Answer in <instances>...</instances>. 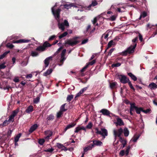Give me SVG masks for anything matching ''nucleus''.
<instances>
[{
    "label": "nucleus",
    "instance_id": "nucleus-24",
    "mask_svg": "<svg viewBox=\"0 0 157 157\" xmlns=\"http://www.w3.org/2000/svg\"><path fill=\"white\" fill-rule=\"evenodd\" d=\"M33 106L32 105H30L26 109L25 111L27 113H29L33 111Z\"/></svg>",
    "mask_w": 157,
    "mask_h": 157
},
{
    "label": "nucleus",
    "instance_id": "nucleus-17",
    "mask_svg": "<svg viewBox=\"0 0 157 157\" xmlns=\"http://www.w3.org/2000/svg\"><path fill=\"white\" fill-rule=\"evenodd\" d=\"M93 147H94L93 145L92 144H91L89 146L84 148V151L86 152L90 150H92Z\"/></svg>",
    "mask_w": 157,
    "mask_h": 157
},
{
    "label": "nucleus",
    "instance_id": "nucleus-30",
    "mask_svg": "<svg viewBox=\"0 0 157 157\" xmlns=\"http://www.w3.org/2000/svg\"><path fill=\"white\" fill-rule=\"evenodd\" d=\"M36 50L40 52H43L45 50L43 46H38L36 48Z\"/></svg>",
    "mask_w": 157,
    "mask_h": 157
},
{
    "label": "nucleus",
    "instance_id": "nucleus-46",
    "mask_svg": "<svg viewBox=\"0 0 157 157\" xmlns=\"http://www.w3.org/2000/svg\"><path fill=\"white\" fill-rule=\"evenodd\" d=\"M45 140L43 139H40L39 140L38 143L41 145H43L45 142Z\"/></svg>",
    "mask_w": 157,
    "mask_h": 157
},
{
    "label": "nucleus",
    "instance_id": "nucleus-59",
    "mask_svg": "<svg viewBox=\"0 0 157 157\" xmlns=\"http://www.w3.org/2000/svg\"><path fill=\"white\" fill-rule=\"evenodd\" d=\"M141 15L142 17L144 18L147 16V13L146 12L144 11L141 14Z\"/></svg>",
    "mask_w": 157,
    "mask_h": 157
},
{
    "label": "nucleus",
    "instance_id": "nucleus-37",
    "mask_svg": "<svg viewBox=\"0 0 157 157\" xmlns=\"http://www.w3.org/2000/svg\"><path fill=\"white\" fill-rule=\"evenodd\" d=\"M67 34L68 33L67 32H64L59 36V39H61L63 37L66 36Z\"/></svg>",
    "mask_w": 157,
    "mask_h": 157
},
{
    "label": "nucleus",
    "instance_id": "nucleus-12",
    "mask_svg": "<svg viewBox=\"0 0 157 157\" xmlns=\"http://www.w3.org/2000/svg\"><path fill=\"white\" fill-rule=\"evenodd\" d=\"M38 127V126L37 124H33L29 128V132L30 133H32L37 129Z\"/></svg>",
    "mask_w": 157,
    "mask_h": 157
},
{
    "label": "nucleus",
    "instance_id": "nucleus-4",
    "mask_svg": "<svg viewBox=\"0 0 157 157\" xmlns=\"http://www.w3.org/2000/svg\"><path fill=\"white\" fill-rule=\"evenodd\" d=\"M117 77L121 83L125 84L128 82V78H127V77L124 75H118Z\"/></svg>",
    "mask_w": 157,
    "mask_h": 157
},
{
    "label": "nucleus",
    "instance_id": "nucleus-40",
    "mask_svg": "<svg viewBox=\"0 0 157 157\" xmlns=\"http://www.w3.org/2000/svg\"><path fill=\"white\" fill-rule=\"evenodd\" d=\"M82 130V126H78L75 128V130L74 132H75V133H78L80 130Z\"/></svg>",
    "mask_w": 157,
    "mask_h": 157
},
{
    "label": "nucleus",
    "instance_id": "nucleus-58",
    "mask_svg": "<svg viewBox=\"0 0 157 157\" xmlns=\"http://www.w3.org/2000/svg\"><path fill=\"white\" fill-rule=\"evenodd\" d=\"M82 94V91L81 90H80V91L76 94L75 97V98L76 99L77 98H78V97L80 96Z\"/></svg>",
    "mask_w": 157,
    "mask_h": 157
},
{
    "label": "nucleus",
    "instance_id": "nucleus-60",
    "mask_svg": "<svg viewBox=\"0 0 157 157\" xmlns=\"http://www.w3.org/2000/svg\"><path fill=\"white\" fill-rule=\"evenodd\" d=\"M88 41V39L87 38H86L84 40H83L81 43V44H83L87 43Z\"/></svg>",
    "mask_w": 157,
    "mask_h": 157
},
{
    "label": "nucleus",
    "instance_id": "nucleus-1",
    "mask_svg": "<svg viewBox=\"0 0 157 157\" xmlns=\"http://www.w3.org/2000/svg\"><path fill=\"white\" fill-rule=\"evenodd\" d=\"M138 36H136L132 40L133 45H131L126 50L122 52L121 55L123 56H126L128 54H131L133 53L137 45V41H138Z\"/></svg>",
    "mask_w": 157,
    "mask_h": 157
},
{
    "label": "nucleus",
    "instance_id": "nucleus-62",
    "mask_svg": "<svg viewBox=\"0 0 157 157\" xmlns=\"http://www.w3.org/2000/svg\"><path fill=\"white\" fill-rule=\"evenodd\" d=\"M54 150V149L52 148H49L46 150H45V151L46 152H52Z\"/></svg>",
    "mask_w": 157,
    "mask_h": 157
},
{
    "label": "nucleus",
    "instance_id": "nucleus-27",
    "mask_svg": "<svg viewBox=\"0 0 157 157\" xmlns=\"http://www.w3.org/2000/svg\"><path fill=\"white\" fill-rule=\"evenodd\" d=\"M10 51H6L2 54L0 56V59H2L5 57L7 54L10 52Z\"/></svg>",
    "mask_w": 157,
    "mask_h": 157
},
{
    "label": "nucleus",
    "instance_id": "nucleus-54",
    "mask_svg": "<svg viewBox=\"0 0 157 157\" xmlns=\"http://www.w3.org/2000/svg\"><path fill=\"white\" fill-rule=\"evenodd\" d=\"M89 65H86L85 66L83 67L80 71L81 72H82L85 71V70L88 67Z\"/></svg>",
    "mask_w": 157,
    "mask_h": 157
},
{
    "label": "nucleus",
    "instance_id": "nucleus-63",
    "mask_svg": "<svg viewBox=\"0 0 157 157\" xmlns=\"http://www.w3.org/2000/svg\"><path fill=\"white\" fill-rule=\"evenodd\" d=\"M56 36L55 35H52L48 39V41H51L54 40L56 37Z\"/></svg>",
    "mask_w": 157,
    "mask_h": 157
},
{
    "label": "nucleus",
    "instance_id": "nucleus-53",
    "mask_svg": "<svg viewBox=\"0 0 157 157\" xmlns=\"http://www.w3.org/2000/svg\"><path fill=\"white\" fill-rule=\"evenodd\" d=\"M63 145L62 144L60 143H57L56 144L57 147L59 149H61L62 148H63Z\"/></svg>",
    "mask_w": 157,
    "mask_h": 157
},
{
    "label": "nucleus",
    "instance_id": "nucleus-50",
    "mask_svg": "<svg viewBox=\"0 0 157 157\" xmlns=\"http://www.w3.org/2000/svg\"><path fill=\"white\" fill-rule=\"evenodd\" d=\"M38 55V53L36 52L32 51L31 53V55L33 57H35L37 56Z\"/></svg>",
    "mask_w": 157,
    "mask_h": 157
},
{
    "label": "nucleus",
    "instance_id": "nucleus-9",
    "mask_svg": "<svg viewBox=\"0 0 157 157\" xmlns=\"http://www.w3.org/2000/svg\"><path fill=\"white\" fill-rule=\"evenodd\" d=\"M100 113H101L104 116L110 117V115L111 113V112L109 110L106 109H101L100 111Z\"/></svg>",
    "mask_w": 157,
    "mask_h": 157
},
{
    "label": "nucleus",
    "instance_id": "nucleus-55",
    "mask_svg": "<svg viewBox=\"0 0 157 157\" xmlns=\"http://www.w3.org/2000/svg\"><path fill=\"white\" fill-rule=\"evenodd\" d=\"M63 23H64V25L65 26L67 27H69V24L67 20H65L64 21V22Z\"/></svg>",
    "mask_w": 157,
    "mask_h": 157
},
{
    "label": "nucleus",
    "instance_id": "nucleus-29",
    "mask_svg": "<svg viewBox=\"0 0 157 157\" xmlns=\"http://www.w3.org/2000/svg\"><path fill=\"white\" fill-rule=\"evenodd\" d=\"M9 122L8 120H6L2 123L0 124V127L1 128H3L7 126Z\"/></svg>",
    "mask_w": 157,
    "mask_h": 157
},
{
    "label": "nucleus",
    "instance_id": "nucleus-23",
    "mask_svg": "<svg viewBox=\"0 0 157 157\" xmlns=\"http://www.w3.org/2000/svg\"><path fill=\"white\" fill-rule=\"evenodd\" d=\"M63 6L64 8L68 9H69L71 8V7L74 6V5L73 4V3L66 4H64L63 5Z\"/></svg>",
    "mask_w": 157,
    "mask_h": 157
},
{
    "label": "nucleus",
    "instance_id": "nucleus-32",
    "mask_svg": "<svg viewBox=\"0 0 157 157\" xmlns=\"http://www.w3.org/2000/svg\"><path fill=\"white\" fill-rule=\"evenodd\" d=\"M66 103H64L60 107V110L63 112L66 111L67 110V109H65V106L66 105Z\"/></svg>",
    "mask_w": 157,
    "mask_h": 157
},
{
    "label": "nucleus",
    "instance_id": "nucleus-19",
    "mask_svg": "<svg viewBox=\"0 0 157 157\" xmlns=\"http://www.w3.org/2000/svg\"><path fill=\"white\" fill-rule=\"evenodd\" d=\"M42 46L45 50L46 48L51 47L52 44H50L47 41H46L43 43Z\"/></svg>",
    "mask_w": 157,
    "mask_h": 157
},
{
    "label": "nucleus",
    "instance_id": "nucleus-10",
    "mask_svg": "<svg viewBox=\"0 0 157 157\" xmlns=\"http://www.w3.org/2000/svg\"><path fill=\"white\" fill-rule=\"evenodd\" d=\"M116 120L117 122L115 123L116 126L118 125L121 126L124 125V122L121 118L118 117L116 119Z\"/></svg>",
    "mask_w": 157,
    "mask_h": 157
},
{
    "label": "nucleus",
    "instance_id": "nucleus-7",
    "mask_svg": "<svg viewBox=\"0 0 157 157\" xmlns=\"http://www.w3.org/2000/svg\"><path fill=\"white\" fill-rule=\"evenodd\" d=\"M93 142V145H94V147L95 146H101L103 145V143L102 142L98 140H92L89 141V143Z\"/></svg>",
    "mask_w": 157,
    "mask_h": 157
},
{
    "label": "nucleus",
    "instance_id": "nucleus-47",
    "mask_svg": "<svg viewBox=\"0 0 157 157\" xmlns=\"http://www.w3.org/2000/svg\"><path fill=\"white\" fill-rule=\"evenodd\" d=\"M121 63H113L112 65V67H118L120 66L121 65Z\"/></svg>",
    "mask_w": 157,
    "mask_h": 157
},
{
    "label": "nucleus",
    "instance_id": "nucleus-11",
    "mask_svg": "<svg viewBox=\"0 0 157 157\" xmlns=\"http://www.w3.org/2000/svg\"><path fill=\"white\" fill-rule=\"evenodd\" d=\"M66 49H64L63 50L61 53V59L60 60V62L61 63H63V61L65 59L64 57L65 55L66 52Z\"/></svg>",
    "mask_w": 157,
    "mask_h": 157
},
{
    "label": "nucleus",
    "instance_id": "nucleus-5",
    "mask_svg": "<svg viewBox=\"0 0 157 157\" xmlns=\"http://www.w3.org/2000/svg\"><path fill=\"white\" fill-rule=\"evenodd\" d=\"M130 148L131 147L130 146H128L127 147L125 151L124 150L121 151L119 153L120 155L123 156L124 155V154H125L126 156H127L128 155Z\"/></svg>",
    "mask_w": 157,
    "mask_h": 157
},
{
    "label": "nucleus",
    "instance_id": "nucleus-35",
    "mask_svg": "<svg viewBox=\"0 0 157 157\" xmlns=\"http://www.w3.org/2000/svg\"><path fill=\"white\" fill-rule=\"evenodd\" d=\"M113 43L114 42H113V40H111L110 41H109V42L108 43V45H107L108 47H107V48H106V49L105 50V52H106V51L108 49H109V48L111 47V46L113 44Z\"/></svg>",
    "mask_w": 157,
    "mask_h": 157
},
{
    "label": "nucleus",
    "instance_id": "nucleus-51",
    "mask_svg": "<svg viewBox=\"0 0 157 157\" xmlns=\"http://www.w3.org/2000/svg\"><path fill=\"white\" fill-rule=\"evenodd\" d=\"M151 111V110L150 109H146V110H144L143 109V112L144 113L146 114L150 113Z\"/></svg>",
    "mask_w": 157,
    "mask_h": 157
},
{
    "label": "nucleus",
    "instance_id": "nucleus-16",
    "mask_svg": "<svg viewBox=\"0 0 157 157\" xmlns=\"http://www.w3.org/2000/svg\"><path fill=\"white\" fill-rule=\"evenodd\" d=\"M30 41V40H29L21 39L16 40L15 43H28Z\"/></svg>",
    "mask_w": 157,
    "mask_h": 157
},
{
    "label": "nucleus",
    "instance_id": "nucleus-26",
    "mask_svg": "<svg viewBox=\"0 0 157 157\" xmlns=\"http://www.w3.org/2000/svg\"><path fill=\"white\" fill-rule=\"evenodd\" d=\"M143 108L142 107H138L136 106L135 110L137 114H140L141 111L143 112Z\"/></svg>",
    "mask_w": 157,
    "mask_h": 157
},
{
    "label": "nucleus",
    "instance_id": "nucleus-43",
    "mask_svg": "<svg viewBox=\"0 0 157 157\" xmlns=\"http://www.w3.org/2000/svg\"><path fill=\"white\" fill-rule=\"evenodd\" d=\"M40 97H37L36 98L34 99L33 100L34 104H37L40 101Z\"/></svg>",
    "mask_w": 157,
    "mask_h": 157
},
{
    "label": "nucleus",
    "instance_id": "nucleus-56",
    "mask_svg": "<svg viewBox=\"0 0 157 157\" xmlns=\"http://www.w3.org/2000/svg\"><path fill=\"white\" fill-rule=\"evenodd\" d=\"M5 63H4L0 64V69H3L6 67V66L5 65Z\"/></svg>",
    "mask_w": 157,
    "mask_h": 157
},
{
    "label": "nucleus",
    "instance_id": "nucleus-15",
    "mask_svg": "<svg viewBox=\"0 0 157 157\" xmlns=\"http://www.w3.org/2000/svg\"><path fill=\"white\" fill-rule=\"evenodd\" d=\"M58 22V26L59 28V29H61L62 31H64L65 30V26L64 25V23H60V20H59V21H57Z\"/></svg>",
    "mask_w": 157,
    "mask_h": 157
},
{
    "label": "nucleus",
    "instance_id": "nucleus-57",
    "mask_svg": "<svg viewBox=\"0 0 157 157\" xmlns=\"http://www.w3.org/2000/svg\"><path fill=\"white\" fill-rule=\"evenodd\" d=\"M96 62V60L94 59L91 62H89L88 63H87V65H92L95 63Z\"/></svg>",
    "mask_w": 157,
    "mask_h": 157
},
{
    "label": "nucleus",
    "instance_id": "nucleus-8",
    "mask_svg": "<svg viewBox=\"0 0 157 157\" xmlns=\"http://www.w3.org/2000/svg\"><path fill=\"white\" fill-rule=\"evenodd\" d=\"M101 131H98L97 132L98 133V134L101 135L103 137L105 138V136L108 135L107 131L105 128H101Z\"/></svg>",
    "mask_w": 157,
    "mask_h": 157
},
{
    "label": "nucleus",
    "instance_id": "nucleus-39",
    "mask_svg": "<svg viewBox=\"0 0 157 157\" xmlns=\"http://www.w3.org/2000/svg\"><path fill=\"white\" fill-rule=\"evenodd\" d=\"M14 117L10 115L9 117V119L8 120V121L9 123H10L12 122H13L14 121Z\"/></svg>",
    "mask_w": 157,
    "mask_h": 157
},
{
    "label": "nucleus",
    "instance_id": "nucleus-36",
    "mask_svg": "<svg viewBox=\"0 0 157 157\" xmlns=\"http://www.w3.org/2000/svg\"><path fill=\"white\" fill-rule=\"evenodd\" d=\"M44 134L46 136H52V132L50 130H47L44 132Z\"/></svg>",
    "mask_w": 157,
    "mask_h": 157
},
{
    "label": "nucleus",
    "instance_id": "nucleus-18",
    "mask_svg": "<svg viewBox=\"0 0 157 157\" xmlns=\"http://www.w3.org/2000/svg\"><path fill=\"white\" fill-rule=\"evenodd\" d=\"M52 57H49L46 58L44 60V63L45 64V67H48L49 64V61L50 59H52Z\"/></svg>",
    "mask_w": 157,
    "mask_h": 157
},
{
    "label": "nucleus",
    "instance_id": "nucleus-3",
    "mask_svg": "<svg viewBox=\"0 0 157 157\" xmlns=\"http://www.w3.org/2000/svg\"><path fill=\"white\" fill-rule=\"evenodd\" d=\"M56 6V5H55L52 8V12L55 19L57 21H59L60 18V13L61 10L60 8H58L55 10V7Z\"/></svg>",
    "mask_w": 157,
    "mask_h": 157
},
{
    "label": "nucleus",
    "instance_id": "nucleus-42",
    "mask_svg": "<svg viewBox=\"0 0 157 157\" xmlns=\"http://www.w3.org/2000/svg\"><path fill=\"white\" fill-rule=\"evenodd\" d=\"M98 18H98V17H96L94 18L93 20H91V22L94 25H95L97 21L98 20Z\"/></svg>",
    "mask_w": 157,
    "mask_h": 157
},
{
    "label": "nucleus",
    "instance_id": "nucleus-48",
    "mask_svg": "<svg viewBox=\"0 0 157 157\" xmlns=\"http://www.w3.org/2000/svg\"><path fill=\"white\" fill-rule=\"evenodd\" d=\"M137 32L138 33V37H139L140 40L141 42H142L144 41V40H143V39L142 36L140 33H139V32Z\"/></svg>",
    "mask_w": 157,
    "mask_h": 157
},
{
    "label": "nucleus",
    "instance_id": "nucleus-21",
    "mask_svg": "<svg viewBox=\"0 0 157 157\" xmlns=\"http://www.w3.org/2000/svg\"><path fill=\"white\" fill-rule=\"evenodd\" d=\"M98 4V2L95 0H94L92 1L91 4L89 5L88 6V8H89V9H90V8L92 7H94L96 5H97Z\"/></svg>",
    "mask_w": 157,
    "mask_h": 157
},
{
    "label": "nucleus",
    "instance_id": "nucleus-13",
    "mask_svg": "<svg viewBox=\"0 0 157 157\" xmlns=\"http://www.w3.org/2000/svg\"><path fill=\"white\" fill-rule=\"evenodd\" d=\"M76 124V123H72L70 124H68L64 129L63 132H65L67 129L74 127Z\"/></svg>",
    "mask_w": 157,
    "mask_h": 157
},
{
    "label": "nucleus",
    "instance_id": "nucleus-2",
    "mask_svg": "<svg viewBox=\"0 0 157 157\" xmlns=\"http://www.w3.org/2000/svg\"><path fill=\"white\" fill-rule=\"evenodd\" d=\"M78 38V37H75L72 38L67 39L63 43V45L66 47L69 46L73 47L80 42V41L77 40Z\"/></svg>",
    "mask_w": 157,
    "mask_h": 157
},
{
    "label": "nucleus",
    "instance_id": "nucleus-20",
    "mask_svg": "<svg viewBox=\"0 0 157 157\" xmlns=\"http://www.w3.org/2000/svg\"><path fill=\"white\" fill-rule=\"evenodd\" d=\"M128 75L130 76L131 78L134 81H135L137 80V77L132 73H128Z\"/></svg>",
    "mask_w": 157,
    "mask_h": 157
},
{
    "label": "nucleus",
    "instance_id": "nucleus-6",
    "mask_svg": "<svg viewBox=\"0 0 157 157\" xmlns=\"http://www.w3.org/2000/svg\"><path fill=\"white\" fill-rule=\"evenodd\" d=\"M123 130L122 128H120L117 130H114L113 134L115 137H120L121 136V134L123 132Z\"/></svg>",
    "mask_w": 157,
    "mask_h": 157
},
{
    "label": "nucleus",
    "instance_id": "nucleus-22",
    "mask_svg": "<svg viewBox=\"0 0 157 157\" xmlns=\"http://www.w3.org/2000/svg\"><path fill=\"white\" fill-rule=\"evenodd\" d=\"M53 70L52 69L50 68L48 69L43 74L44 76H47L50 74L52 72Z\"/></svg>",
    "mask_w": 157,
    "mask_h": 157
},
{
    "label": "nucleus",
    "instance_id": "nucleus-49",
    "mask_svg": "<svg viewBox=\"0 0 157 157\" xmlns=\"http://www.w3.org/2000/svg\"><path fill=\"white\" fill-rule=\"evenodd\" d=\"M63 114V112L60 110L57 113V118H59Z\"/></svg>",
    "mask_w": 157,
    "mask_h": 157
},
{
    "label": "nucleus",
    "instance_id": "nucleus-44",
    "mask_svg": "<svg viewBox=\"0 0 157 157\" xmlns=\"http://www.w3.org/2000/svg\"><path fill=\"white\" fill-rule=\"evenodd\" d=\"M54 119V116L52 114H50L47 118L48 120L52 121Z\"/></svg>",
    "mask_w": 157,
    "mask_h": 157
},
{
    "label": "nucleus",
    "instance_id": "nucleus-52",
    "mask_svg": "<svg viewBox=\"0 0 157 157\" xmlns=\"http://www.w3.org/2000/svg\"><path fill=\"white\" fill-rule=\"evenodd\" d=\"M63 46H61L57 50V51L55 53L54 55L55 56L63 48Z\"/></svg>",
    "mask_w": 157,
    "mask_h": 157
},
{
    "label": "nucleus",
    "instance_id": "nucleus-41",
    "mask_svg": "<svg viewBox=\"0 0 157 157\" xmlns=\"http://www.w3.org/2000/svg\"><path fill=\"white\" fill-rule=\"evenodd\" d=\"M18 112V110H15L13 112L11 115L14 117L16 116Z\"/></svg>",
    "mask_w": 157,
    "mask_h": 157
},
{
    "label": "nucleus",
    "instance_id": "nucleus-31",
    "mask_svg": "<svg viewBox=\"0 0 157 157\" xmlns=\"http://www.w3.org/2000/svg\"><path fill=\"white\" fill-rule=\"evenodd\" d=\"M117 83L116 82L110 83V87L111 89H113L116 87Z\"/></svg>",
    "mask_w": 157,
    "mask_h": 157
},
{
    "label": "nucleus",
    "instance_id": "nucleus-25",
    "mask_svg": "<svg viewBox=\"0 0 157 157\" xmlns=\"http://www.w3.org/2000/svg\"><path fill=\"white\" fill-rule=\"evenodd\" d=\"M123 132L124 136H128L129 134V131L127 128L125 127L124 129Z\"/></svg>",
    "mask_w": 157,
    "mask_h": 157
},
{
    "label": "nucleus",
    "instance_id": "nucleus-34",
    "mask_svg": "<svg viewBox=\"0 0 157 157\" xmlns=\"http://www.w3.org/2000/svg\"><path fill=\"white\" fill-rule=\"evenodd\" d=\"M128 85L129 86L130 88L133 90V92L135 91V89L134 88L133 86L132 83H131V82L130 81V80L129 78H128Z\"/></svg>",
    "mask_w": 157,
    "mask_h": 157
},
{
    "label": "nucleus",
    "instance_id": "nucleus-61",
    "mask_svg": "<svg viewBox=\"0 0 157 157\" xmlns=\"http://www.w3.org/2000/svg\"><path fill=\"white\" fill-rule=\"evenodd\" d=\"M115 49L114 48H112V49H111L109 52L107 56H110L111 55L112 53L113 52V51Z\"/></svg>",
    "mask_w": 157,
    "mask_h": 157
},
{
    "label": "nucleus",
    "instance_id": "nucleus-38",
    "mask_svg": "<svg viewBox=\"0 0 157 157\" xmlns=\"http://www.w3.org/2000/svg\"><path fill=\"white\" fill-rule=\"evenodd\" d=\"M73 98V95H68L67 98V101L68 102L71 101Z\"/></svg>",
    "mask_w": 157,
    "mask_h": 157
},
{
    "label": "nucleus",
    "instance_id": "nucleus-33",
    "mask_svg": "<svg viewBox=\"0 0 157 157\" xmlns=\"http://www.w3.org/2000/svg\"><path fill=\"white\" fill-rule=\"evenodd\" d=\"M136 106H135V103H132L130 104V111H133L134 109L135 110Z\"/></svg>",
    "mask_w": 157,
    "mask_h": 157
},
{
    "label": "nucleus",
    "instance_id": "nucleus-45",
    "mask_svg": "<svg viewBox=\"0 0 157 157\" xmlns=\"http://www.w3.org/2000/svg\"><path fill=\"white\" fill-rule=\"evenodd\" d=\"M93 126V124L92 122H90L88 125L86 126V128L87 129H90Z\"/></svg>",
    "mask_w": 157,
    "mask_h": 157
},
{
    "label": "nucleus",
    "instance_id": "nucleus-14",
    "mask_svg": "<svg viewBox=\"0 0 157 157\" xmlns=\"http://www.w3.org/2000/svg\"><path fill=\"white\" fill-rule=\"evenodd\" d=\"M148 87L151 90H155L157 88V85L155 83H151L148 85Z\"/></svg>",
    "mask_w": 157,
    "mask_h": 157
},
{
    "label": "nucleus",
    "instance_id": "nucleus-28",
    "mask_svg": "<svg viewBox=\"0 0 157 157\" xmlns=\"http://www.w3.org/2000/svg\"><path fill=\"white\" fill-rule=\"evenodd\" d=\"M22 134L21 133H19L17 134L14 138V142L15 144L17 143L19 140V138L21 136Z\"/></svg>",
    "mask_w": 157,
    "mask_h": 157
},
{
    "label": "nucleus",
    "instance_id": "nucleus-64",
    "mask_svg": "<svg viewBox=\"0 0 157 157\" xmlns=\"http://www.w3.org/2000/svg\"><path fill=\"white\" fill-rule=\"evenodd\" d=\"M89 87V85L87 87H84L81 90H80L82 91V93H83L84 92L86 91L88 89V87Z\"/></svg>",
    "mask_w": 157,
    "mask_h": 157
}]
</instances>
